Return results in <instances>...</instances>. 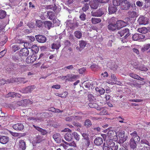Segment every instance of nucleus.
Returning a JSON list of instances; mask_svg holds the SVG:
<instances>
[{"instance_id":"nucleus-57","label":"nucleus","mask_w":150,"mask_h":150,"mask_svg":"<svg viewBox=\"0 0 150 150\" xmlns=\"http://www.w3.org/2000/svg\"><path fill=\"white\" fill-rule=\"evenodd\" d=\"M117 119L119 120V122L120 123H126L125 122V120L121 116L118 117L117 118Z\"/></svg>"},{"instance_id":"nucleus-52","label":"nucleus","mask_w":150,"mask_h":150,"mask_svg":"<svg viewBox=\"0 0 150 150\" xmlns=\"http://www.w3.org/2000/svg\"><path fill=\"white\" fill-rule=\"evenodd\" d=\"M19 47L17 45H14L12 46V50L15 52L19 49Z\"/></svg>"},{"instance_id":"nucleus-37","label":"nucleus","mask_w":150,"mask_h":150,"mask_svg":"<svg viewBox=\"0 0 150 150\" xmlns=\"http://www.w3.org/2000/svg\"><path fill=\"white\" fill-rule=\"evenodd\" d=\"M122 1V0H113V4L115 6H118L121 3Z\"/></svg>"},{"instance_id":"nucleus-29","label":"nucleus","mask_w":150,"mask_h":150,"mask_svg":"<svg viewBox=\"0 0 150 150\" xmlns=\"http://www.w3.org/2000/svg\"><path fill=\"white\" fill-rule=\"evenodd\" d=\"M60 44L59 41L55 42L52 45V49H58L60 47Z\"/></svg>"},{"instance_id":"nucleus-38","label":"nucleus","mask_w":150,"mask_h":150,"mask_svg":"<svg viewBox=\"0 0 150 150\" xmlns=\"http://www.w3.org/2000/svg\"><path fill=\"white\" fill-rule=\"evenodd\" d=\"M88 100L91 102H95L96 100L95 97L92 94H89L88 96Z\"/></svg>"},{"instance_id":"nucleus-2","label":"nucleus","mask_w":150,"mask_h":150,"mask_svg":"<svg viewBox=\"0 0 150 150\" xmlns=\"http://www.w3.org/2000/svg\"><path fill=\"white\" fill-rule=\"evenodd\" d=\"M117 140H119L120 143H122L126 140L125 136L124 131H119L117 132Z\"/></svg>"},{"instance_id":"nucleus-30","label":"nucleus","mask_w":150,"mask_h":150,"mask_svg":"<svg viewBox=\"0 0 150 150\" xmlns=\"http://www.w3.org/2000/svg\"><path fill=\"white\" fill-rule=\"evenodd\" d=\"M64 138L67 141H70L72 139V136L70 133L67 132L65 135Z\"/></svg>"},{"instance_id":"nucleus-32","label":"nucleus","mask_w":150,"mask_h":150,"mask_svg":"<svg viewBox=\"0 0 150 150\" xmlns=\"http://www.w3.org/2000/svg\"><path fill=\"white\" fill-rule=\"evenodd\" d=\"M77 75L72 74H68V81H72L75 79L77 77ZM67 80H68L67 79Z\"/></svg>"},{"instance_id":"nucleus-21","label":"nucleus","mask_w":150,"mask_h":150,"mask_svg":"<svg viewBox=\"0 0 150 150\" xmlns=\"http://www.w3.org/2000/svg\"><path fill=\"white\" fill-rule=\"evenodd\" d=\"M30 100H28L25 99L18 101L17 102V104L19 106H25L27 105Z\"/></svg>"},{"instance_id":"nucleus-44","label":"nucleus","mask_w":150,"mask_h":150,"mask_svg":"<svg viewBox=\"0 0 150 150\" xmlns=\"http://www.w3.org/2000/svg\"><path fill=\"white\" fill-rule=\"evenodd\" d=\"M84 125L87 127H90L92 125L91 121L89 119L86 120L84 123Z\"/></svg>"},{"instance_id":"nucleus-58","label":"nucleus","mask_w":150,"mask_h":150,"mask_svg":"<svg viewBox=\"0 0 150 150\" xmlns=\"http://www.w3.org/2000/svg\"><path fill=\"white\" fill-rule=\"evenodd\" d=\"M21 71L22 72H23L27 70L28 68V67L25 65H23L21 67Z\"/></svg>"},{"instance_id":"nucleus-17","label":"nucleus","mask_w":150,"mask_h":150,"mask_svg":"<svg viewBox=\"0 0 150 150\" xmlns=\"http://www.w3.org/2000/svg\"><path fill=\"white\" fill-rule=\"evenodd\" d=\"M139 141H137L136 139H131L130 141V147L133 149L135 148L137 146V142Z\"/></svg>"},{"instance_id":"nucleus-46","label":"nucleus","mask_w":150,"mask_h":150,"mask_svg":"<svg viewBox=\"0 0 150 150\" xmlns=\"http://www.w3.org/2000/svg\"><path fill=\"white\" fill-rule=\"evenodd\" d=\"M6 13L4 10H0V18L2 19L4 18L6 16Z\"/></svg>"},{"instance_id":"nucleus-6","label":"nucleus","mask_w":150,"mask_h":150,"mask_svg":"<svg viewBox=\"0 0 150 150\" xmlns=\"http://www.w3.org/2000/svg\"><path fill=\"white\" fill-rule=\"evenodd\" d=\"M106 10L104 8H101L95 12H91V15L93 16L100 17L103 15Z\"/></svg>"},{"instance_id":"nucleus-42","label":"nucleus","mask_w":150,"mask_h":150,"mask_svg":"<svg viewBox=\"0 0 150 150\" xmlns=\"http://www.w3.org/2000/svg\"><path fill=\"white\" fill-rule=\"evenodd\" d=\"M47 14L50 20H52L55 18L54 13L53 12L48 11L47 12Z\"/></svg>"},{"instance_id":"nucleus-22","label":"nucleus","mask_w":150,"mask_h":150,"mask_svg":"<svg viewBox=\"0 0 150 150\" xmlns=\"http://www.w3.org/2000/svg\"><path fill=\"white\" fill-rule=\"evenodd\" d=\"M94 143L97 145H100L103 143V140L102 138L97 137L96 138L94 141Z\"/></svg>"},{"instance_id":"nucleus-11","label":"nucleus","mask_w":150,"mask_h":150,"mask_svg":"<svg viewBox=\"0 0 150 150\" xmlns=\"http://www.w3.org/2000/svg\"><path fill=\"white\" fill-rule=\"evenodd\" d=\"M145 37V36L142 34L135 33L133 35L132 38L134 40L137 41L144 39Z\"/></svg>"},{"instance_id":"nucleus-28","label":"nucleus","mask_w":150,"mask_h":150,"mask_svg":"<svg viewBox=\"0 0 150 150\" xmlns=\"http://www.w3.org/2000/svg\"><path fill=\"white\" fill-rule=\"evenodd\" d=\"M129 75L132 78L140 81H143L144 79V78H141L139 76L133 73H130L129 74Z\"/></svg>"},{"instance_id":"nucleus-27","label":"nucleus","mask_w":150,"mask_h":150,"mask_svg":"<svg viewBox=\"0 0 150 150\" xmlns=\"http://www.w3.org/2000/svg\"><path fill=\"white\" fill-rule=\"evenodd\" d=\"M130 134L132 136L131 139H136L137 141H139L140 138L138 136L137 132L136 131H134L133 133H131Z\"/></svg>"},{"instance_id":"nucleus-16","label":"nucleus","mask_w":150,"mask_h":150,"mask_svg":"<svg viewBox=\"0 0 150 150\" xmlns=\"http://www.w3.org/2000/svg\"><path fill=\"white\" fill-rule=\"evenodd\" d=\"M98 1L96 0H92L90 2V5L93 9H96L98 6Z\"/></svg>"},{"instance_id":"nucleus-62","label":"nucleus","mask_w":150,"mask_h":150,"mask_svg":"<svg viewBox=\"0 0 150 150\" xmlns=\"http://www.w3.org/2000/svg\"><path fill=\"white\" fill-rule=\"evenodd\" d=\"M131 64L135 69H138L139 67L137 66V62H132Z\"/></svg>"},{"instance_id":"nucleus-9","label":"nucleus","mask_w":150,"mask_h":150,"mask_svg":"<svg viewBox=\"0 0 150 150\" xmlns=\"http://www.w3.org/2000/svg\"><path fill=\"white\" fill-rule=\"evenodd\" d=\"M115 24L117 29H120L121 28L127 25V23L121 20L116 21Z\"/></svg>"},{"instance_id":"nucleus-63","label":"nucleus","mask_w":150,"mask_h":150,"mask_svg":"<svg viewBox=\"0 0 150 150\" xmlns=\"http://www.w3.org/2000/svg\"><path fill=\"white\" fill-rule=\"evenodd\" d=\"M136 5L139 7H142L143 5V3L140 1H138L136 2Z\"/></svg>"},{"instance_id":"nucleus-18","label":"nucleus","mask_w":150,"mask_h":150,"mask_svg":"<svg viewBox=\"0 0 150 150\" xmlns=\"http://www.w3.org/2000/svg\"><path fill=\"white\" fill-rule=\"evenodd\" d=\"M19 148L21 150H25L26 148L25 143L24 141L22 140H19L18 143Z\"/></svg>"},{"instance_id":"nucleus-1","label":"nucleus","mask_w":150,"mask_h":150,"mask_svg":"<svg viewBox=\"0 0 150 150\" xmlns=\"http://www.w3.org/2000/svg\"><path fill=\"white\" fill-rule=\"evenodd\" d=\"M116 20V18L115 17H112L110 19L108 26V28L109 30L114 31L117 29L115 24Z\"/></svg>"},{"instance_id":"nucleus-54","label":"nucleus","mask_w":150,"mask_h":150,"mask_svg":"<svg viewBox=\"0 0 150 150\" xmlns=\"http://www.w3.org/2000/svg\"><path fill=\"white\" fill-rule=\"evenodd\" d=\"M68 77V74L67 76H60V78L63 80H65L66 81H68V80H67L68 79H69Z\"/></svg>"},{"instance_id":"nucleus-8","label":"nucleus","mask_w":150,"mask_h":150,"mask_svg":"<svg viewBox=\"0 0 150 150\" xmlns=\"http://www.w3.org/2000/svg\"><path fill=\"white\" fill-rule=\"evenodd\" d=\"M107 146L111 148H114V150H117L118 146H115V143L113 142L112 139H107L106 141Z\"/></svg>"},{"instance_id":"nucleus-5","label":"nucleus","mask_w":150,"mask_h":150,"mask_svg":"<svg viewBox=\"0 0 150 150\" xmlns=\"http://www.w3.org/2000/svg\"><path fill=\"white\" fill-rule=\"evenodd\" d=\"M130 3L126 0H122L120 6V8L122 10H128L130 6Z\"/></svg>"},{"instance_id":"nucleus-50","label":"nucleus","mask_w":150,"mask_h":150,"mask_svg":"<svg viewBox=\"0 0 150 150\" xmlns=\"http://www.w3.org/2000/svg\"><path fill=\"white\" fill-rule=\"evenodd\" d=\"M141 71H146L148 69L144 65H142L139 67L138 68Z\"/></svg>"},{"instance_id":"nucleus-55","label":"nucleus","mask_w":150,"mask_h":150,"mask_svg":"<svg viewBox=\"0 0 150 150\" xmlns=\"http://www.w3.org/2000/svg\"><path fill=\"white\" fill-rule=\"evenodd\" d=\"M88 4H85L84 6L82 8V9L83 11H86V10H88Z\"/></svg>"},{"instance_id":"nucleus-45","label":"nucleus","mask_w":150,"mask_h":150,"mask_svg":"<svg viewBox=\"0 0 150 150\" xmlns=\"http://www.w3.org/2000/svg\"><path fill=\"white\" fill-rule=\"evenodd\" d=\"M62 142H64L63 143H61L60 144V145L59 146H62L63 147V148L65 149H67L68 147L69 146V145H67L66 142H66L64 140H62Z\"/></svg>"},{"instance_id":"nucleus-26","label":"nucleus","mask_w":150,"mask_h":150,"mask_svg":"<svg viewBox=\"0 0 150 150\" xmlns=\"http://www.w3.org/2000/svg\"><path fill=\"white\" fill-rule=\"evenodd\" d=\"M117 10V8L112 6H109L108 7L109 13L112 14L115 13Z\"/></svg>"},{"instance_id":"nucleus-49","label":"nucleus","mask_w":150,"mask_h":150,"mask_svg":"<svg viewBox=\"0 0 150 150\" xmlns=\"http://www.w3.org/2000/svg\"><path fill=\"white\" fill-rule=\"evenodd\" d=\"M36 23V26L38 27H41L43 24V22L40 20H37Z\"/></svg>"},{"instance_id":"nucleus-64","label":"nucleus","mask_w":150,"mask_h":150,"mask_svg":"<svg viewBox=\"0 0 150 150\" xmlns=\"http://www.w3.org/2000/svg\"><path fill=\"white\" fill-rule=\"evenodd\" d=\"M86 69L85 68L83 67L79 69V72L80 74H82L86 71Z\"/></svg>"},{"instance_id":"nucleus-10","label":"nucleus","mask_w":150,"mask_h":150,"mask_svg":"<svg viewBox=\"0 0 150 150\" xmlns=\"http://www.w3.org/2000/svg\"><path fill=\"white\" fill-rule=\"evenodd\" d=\"M129 30L128 29L125 28L121 31L119 34L121 37L124 35V36L122 38L125 39L129 35Z\"/></svg>"},{"instance_id":"nucleus-39","label":"nucleus","mask_w":150,"mask_h":150,"mask_svg":"<svg viewBox=\"0 0 150 150\" xmlns=\"http://www.w3.org/2000/svg\"><path fill=\"white\" fill-rule=\"evenodd\" d=\"M79 46L81 48L83 49L86 45V42L84 41H79Z\"/></svg>"},{"instance_id":"nucleus-60","label":"nucleus","mask_w":150,"mask_h":150,"mask_svg":"<svg viewBox=\"0 0 150 150\" xmlns=\"http://www.w3.org/2000/svg\"><path fill=\"white\" fill-rule=\"evenodd\" d=\"M42 141V139L41 137L40 136H38L37 137L36 139V142L37 143H40Z\"/></svg>"},{"instance_id":"nucleus-48","label":"nucleus","mask_w":150,"mask_h":150,"mask_svg":"<svg viewBox=\"0 0 150 150\" xmlns=\"http://www.w3.org/2000/svg\"><path fill=\"white\" fill-rule=\"evenodd\" d=\"M65 143L67 145H69V146H72L74 147H76V145L75 142L74 141H73L71 142H66Z\"/></svg>"},{"instance_id":"nucleus-13","label":"nucleus","mask_w":150,"mask_h":150,"mask_svg":"<svg viewBox=\"0 0 150 150\" xmlns=\"http://www.w3.org/2000/svg\"><path fill=\"white\" fill-rule=\"evenodd\" d=\"M35 88V87L34 86H28L25 88L23 89L22 91V92L23 93H30L34 90Z\"/></svg>"},{"instance_id":"nucleus-15","label":"nucleus","mask_w":150,"mask_h":150,"mask_svg":"<svg viewBox=\"0 0 150 150\" xmlns=\"http://www.w3.org/2000/svg\"><path fill=\"white\" fill-rule=\"evenodd\" d=\"M36 59V56L32 55L31 56L28 57L26 59V62L28 64H30L34 62Z\"/></svg>"},{"instance_id":"nucleus-59","label":"nucleus","mask_w":150,"mask_h":150,"mask_svg":"<svg viewBox=\"0 0 150 150\" xmlns=\"http://www.w3.org/2000/svg\"><path fill=\"white\" fill-rule=\"evenodd\" d=\"M86 15L84 13L82 14L79 16L81 20L84 21L86 19Z\"/></svg>"},{"instance_id":"nucleus-41","label":"nucleus","mask_w":150,"mask_h":150,"mask_svg":"<svg viewBox=\"0 0 150 150\" xmlns=\"http://www.w3.org/2000/svg\"><path fill=\"white\" fill-rule=\"evenodd\" d=\"M75 36L77 38H80L82 35L81 32L79 31H76L74 32Z\"/></svg>"},{"instance_id":"nucleus-23","label":"nucleus","mask_w":150,"mask_h":150,"mask_svg":"<svg viewBox=\"0 0 150 150\" xmlns=\"http://www.w3.org/2000/svg\"><path fill=\"white\" fill-rule=\"evenodd\" d=\"M33 126L36 130L40 132L42 135H45L47 134V132L45 130L34 125H33Z\"/></svg>"},{"instance_id":"nucleus-34","label":"nucleus","mask_w":150,"mask_h":150,"mask_svg":"<svg viewBox=\"0 0 150 150\" xmlns=\"http://www.w3.org/2000/svg\"><path fill=\"white\" fill-rule=\"evenodd\" d=\"M101 20L100 18H92L91 19V22L93 24H95L101 22Z\"/></svg>"},{"instance_id":"nucleus-35","label":"nucleus","mask_w":150,"mask_h":150,"mask_svg":"<svg viewBox=\"0 0 150 150\" xmlns=\"http://www.w3.org/2000/svg\"><path fill=\"white\" fill-rule=\"evenodd\" d=\"M137 30L139 32L144 34L146 33L148 31L146 28L144 27L139 28Z\"/></svg>"},{"instance_id":"nucleus-25","label":"nucleus","mask_w":150,"mask_h":150,"mask_svg":"<svg viewBox=\"0 0 150 150\" xmlns=\"http://www.w3.org/2000/svg\"><path fill=\"white\" fill-rule=\"evenodd\" d=\"M21 96V95L18 93H16L14 92H11L8 93V94L6 95L5 97L7 98L10 97H20Z\"/></svg>"},{"instance_id":"nucleus-51","label":"nucleus","mask_w":150,"mask_h":150,"mask_svg":"<svg viewBox=\"0 0 150 150\" xmlns=\"http://www.w3.org/2000/svg\"><path fill=\"white\" fill-rule=\"evenodd\" d=\"M32 49L31 50L35 52H38L39 50V49L38 46L35 45H33L32 47Z\"/></svg>"},{"instance_id":"nucleus-56","label":"nucleus","mask_w":150,"mask_h":150,"mask_svg":"<svg viewBox=\"0 0 150 150\" xmlns=\"http://www.w3.org/2000/svg\"><path fill=\"white\" fill-rule=\"evenodd\" d=\"M103 150H113V149L112 148L105 146V144H104L103 145Z\"/></svg>"},{"instance_id":"nucleus-3","label":"nucleus","mask_w":150,"mask_h":150,"mask_svg":"<svg viewBox=\"0 0 150 150\" xmlns=\"http://www.w3.org/2000/svg\"><path fill=\"white\" fill-rule=\"evenodd\" d=\"M107 130H108L107 134V137L113 139L115 141H117V138L116 137L117 133L115 131L110 128L107 129Z\"/></svg>"},{"instance_id":"nucleus-19","label":"nucleus","mask_w":150,"mask_h":150,"mask_svg":"<svg viewBox=\"0 0 150 150\" xmlns=\"http://www.w3.org/2000/svg\"><path fill=\"white\" fill-rule=\"evenodd\" d=\"M8 141L9 137H8L0 135V142L1 144H6Z\"/></svg>"},{"instance_id":"nucleus-31","label":"nucleus","mask_w":150,"mask_h":150,"mask_svg":"<svg viewBox=\"0 0 150 150\" xmlns=\"http://www.w3.org/2000/svg\"><path fill=\"white\" fill-rule=\"evenodd\" d=\"M83 114L81 113H78V115H77L73 116L74 117V121L79 120H81L83 117Z\"/></svg>"},{"instance_id":"nucleus-7","label":"nucleus","mask_w":150,"mask_h":150,"mask_svg":"<svg viewBox=\"0 0 150 150\" xmlns=\"http://www.w3.org/2000/svg\"><path fill=\"white\" fill-rule=\"evenodd\" d=\"M111 79L108 80L106 82L111 85L114 84H120V83L117 81V79L114 74H111Z\"/></svg>"},{"instance_id":"nucleus-20","label":"nucleus","mask_w":150,"mask_h":150,"mask_svg":"<svg viewBox=\"0 0 150 150\" xmlns=\"http://www.w3.org/2000/svg\"><path fill=\"white\" fill-rule=\"evenodd\" d=\"M29 54V51L27 48H24L20 50V54L23 56H27Z\"/></svg>"},{"instance_id":"nucleus-40","label":"nucleus","mask_w":150,"mask_h":150,"mask_svg":"<svg viewBox=\"0 0 150 150\" xmlns=\"http://www.w3.org/2000/svg\"><path fill=\"white\" fill-rule=\"evenodd\" d=\"M17 80H18L20 82L23 83H25V82H24V79L23 78H20L18 79H15L14 80H11L8 82L9 83L13 82H16L17 81Z\"/></svg>"},{"instance_id":"nucleus-14","label":"nucleus","mask_w":150,"mask_h":150,"mask_svg":"<svg viewBox=\"0 0 150 150\" xmlns=\"http://www.w3.org/2000/svg\"><path fill=\"white\" fill-rule=\"evenodd\" d=\"M13 128L17 131L21 130L24 127L23 125L21 123H17L13 125L12 127Z\"/></svg>"},{"instance_id":"nucleus-43","label":"nucleus","mask_w":150,"mask_h":150,"mask_svg":"<svg viewBox=\"0 0 150 150\" xmlns=\"http://www.w3.org/2000/svg\"><path fill=\"white\" fill-rule=\"evenodd\" d=\"M72 135L74 136L75 139L77 141H79L80 139V136L76 132L72 133Z\"/></svg>"},{"instance_id":"nucleus-33","label":"nucleus","mask_w":150,"mask_h":150,"mask_svg":"<svg viewBox=\"0 0 150 150\" xmlns=\"http://www.w3.org/2000/svg\"><path fill=\"white\" fill-rule=\"evenodd\" d=\"M130 17L132 18H134L137 17L138 16V13L137 11H130L128 13Z\"/></svg>"},{"instance_id":"nucleus-47","label":"nucleus","mask_w":150,"mask_h":150,"mask_svg":"<svg viewBox=\"0 0 150 150\" xmlns=\"http://www.w3.org/2000/svg\"><path fill=\"white\" fill-rule=\"evenodd\" d=\"M150 47V44H148L145 45L142 47V51H145L147 50Z\"/></svg>"},{"instance_id":"nucleus-4","label":"nucleus","mask_w":150,"mask_h":150,"mask_svg":"<svg viewBox=\"0 0 150 150\" xmlns=\"http://www.w3.org/2000/svg\"><path fill=\"white\" fill-rule=\"evenodd\" d=\"M137 22L139 25H146L148 24L149 19L144 16H140L137 20Z\"/></svg>"},{"instance_id":"nucleus-36","label":"nucleus","mask_w":150,"mask_h":150,"mask_svg":"<svg viewBox=\"0 0 150 150\" xmlns=\"http://www.w3.org/2000/svg\"><path fill=\"white\" fill-rule=\"evenodd\" d=\"M44 24L46 28H47L49 29L51 27H52V23L50 21H45L44 22Z\"/></svg>"},{"instance_id":"nucleus-24","label":"nucleus","mask_w":150,"mask_h":150,"mask_svg":"<svg viewBox=\"0 0 150 150\" xmlns=\"http://www.w3.org/2000/svg\"><path fill=\"white\" fill-rule=\"evenodd\" d=\"M53 137L57 143H59L61 142V137L59 134L56 133L55 134L53 135Z\"/></svg>"},{"instance_id":"nucleus-53","label":"nucleus","mask_w":150,"mask_h":150,"mask_svg":"<svg viewBox=\"0 0 150 150\" xmlns=\"http://www.w3.org/2000/svg\"><path fill=\"white\" fill-rule=\"evenodd\" d=\"M74 117H73V116L70 117H66L65 118V120L66 121H74Z\"/></svg>"},{"instance_id":"nucleus-12","label":"nucleus","mask_w":150,"mask_h":150,"mask_svg":"<svg viewBox=\"0 0 150 150\" xmlns=\"http://www.w3.org/2000/svg\"><path fill=\"white\" fill-rule=\"evenodd\" d=\"M35 37L37 41L40 43H44L46 40L45 37L41 35H36Z\"/></svg>"},{"instance_id":"nucleus-61","label":"nucleus","mask_w":150,"mask_h":150,"mask_svg":"<svg viewBox=\"0 0 150 150\" xmlns=\"http://www.w3.org/2000/svg\"><path fill=\"white\" fill-rule=\"evenodd\" d=\"M68 93L67 92H64L61 94V97L62 98H66L68 95Z\"/></svg>"}]
</instances>
